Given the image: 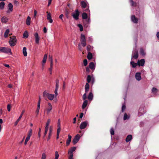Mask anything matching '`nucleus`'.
<instances>
[{
  "instance_id": "obj_37",
  "label": "nucleus",
  "mask_w": 159,
  "mask_h": 159,
  "mask_svg": "<svg viewBox=\"0 0 159 159\" xmlns=\"http://www.w3.org/2000/svg\"><path fill=\"white\" fill-rule=\"evenodd\" d=\"M92 54L90 52H89L87 56V58L89 60H90L92 58Z\"/></svg>"
},
{
  "instance_id": "obj_21",
  "label": "nucleus",
  "mask_w": 159,
  "mask_h": 159,
  "mask_svg": "<svg viewBox=\"0 0 159 159\" xmlns=\"http://www.w3.org/2000/svg\"><path fill=\"white\" fill-rule=\"evenodd\" d=\"M135 76L136 79L138 81H139L141 79V75L140 73H136Z\"/></svg>"
},
{
  "instance_id": "obj_26",
  "label": "nucleus",
  "mask_w": 159,
  "mask_h": 159,
  "mask_svg": "<svg viewBox=\"0 0 159 159\" xmlns=\"http://www.w3.org/2000/svg\"><path fill=\"white\" fill-rule=\"evenodd\" d=\"M85 93H87L89 89V85L88 83H86L85 86Z\"/></svg>"
},
{
  "instance_id": "obj_20",
  "label": "nucleus",
  "mask_w": 159,
  "mask_h": 159,
  "mask_svg": "<svg viewBox=\"0 0 159 159\" xmlns=\"http://www.w3.org/2000/svg\"><path fill=\"white\" fill-rule=\"evenodd\" d=\"M68 138L66 140V145L68 146L69 145L70 142L71 141L72 137L70 135H68Z\"/></svg>"
},
{
  "instance_id": "obj_29",
  "label": "nucleus",
  "mask_w": 159,
  "mask_h": 159,
  "mask_svg": "<svg viewBox=\"0 0 159 159\" xmlns=\"http://www.w3.org/2000/svg\"><path fill=\"white\" fill-rule=\"evenodd\" d=\"M132 139V136L131 135H129L127 137L126 139V141L127 142L130 141Z\"/></svg>"
},
{
  "instance_id": "obj_51",
  "label": "nucleus",
  "mask_w": 159,
  "mask_h": 159,
  "mask_svg": "<svg viewBox=\"0 0 159 159\" xmlns=\"http://www.w3.org/2000/svg\"><path fill=\"white\" fill-rule=\"evenodd\" d=\"M84 64L85 66H87V59H84Z\"/></svg>"
},
{
  "instance_id": "obj_25",
  "label": "nucleus",
  "mask_w": 159,
  "mask_h": 159,
  "mask_svg": "<svg viewBox=\"0 0 159 159\" xmlns=\"http://www.w3.org/2000/svg\"><path fill=\"white\" fill-rule=\"evenodd\" d=\"M88 101L87 100H85L84 102L82 105V108L83 109H84L88 104Z\"/></svg>"
},
{
  "instance_id": "obj_39",
  "label": "nucleus",
  "mask_w": 159,
  "mask_h": 159,
  "mask_svg": "<svg viewBox=\"0 0 159 159\" xmlns=\"http://www.w3.org/2000/svg\"><path fill=\"white\" fill-rule=\"evenodd\" d=\"M92 78V77H91L90 75H89L87 76V80L88 83L90 82Z\"/></svg>"
},
{
  "instance_id": "obj_56",
  "label": "nucleus",
  "mask_w": 159,
  "mask_h": 159,
  "mask_svg": "<svg viewBox=\"0 0 159 159\" xmlns=\"http://www.w3.org/2000/svg\"><path fill=\"white\" fill-rule=\"evenodd\" d=\"M125 105H123L122 106V112H123L125 109Z\"/></svg>"
},
{
  "instance_id": "obj_61",
  "label": "nucleus",
  "mask_w": 159,
  "mask_h": 159,
  "mask_svg": "<svg viewBox=\"0 0 159 159\" xmlns=\"http://www.w3.org/2000/svg\"><path fill=\"white\" fill-rule=\"evenodd\" d=\"M78 48H79V49L80 50V51H81L82 50V49L81 46V45L80 44H78Z\"/></svg>"
},
{
  "instance_id": "obj_38",
  "label": "nucleus",
  "mask_w": 159,
  "mask_h": 159,
  "mask_svg": "<svg viewBox=\"0 0 159 159\" xmlns=\"http://www.w3.org/2000/svg\"><path fill=\"white\" fill-rule=\"evenodd\" d=\"M5 3L4 2H1L0 3V9H3L4 7Z\"/></svg>"
},
{
  "instance_id": "obj_33",
  "label": "nucleus",
  "mask_w": 159,
  "mask_h": 159,
  "mask_svg": "<svg viewBox=\"0 0 159 159\" xmlns=\"http://www.w3.org/2000/svg\"><path fill=\"white\" fill-rule=\"evenodd\" d=\"M28 37V32L27 31H25L23 34V38H27Z\"/></svg>"
},
{
  "instance_id": "obj_49",
  "label": "nucleus",
  "mask_w": 159,
  "mask_h": 159,
  "mask_svg": "<svg viewBox=\"0 0 159 159\" xmlns=\"http://www.w3.org/2000/svg\"><path fill=\"white\" fill-rule=\"evenodd\" d=\"M86 93H85L83 96V99L84 100H85L87 98Z\"/></svg>"
},
{
  "instance_id": "obj_40",
  "label": "nucleus",
  "mask_w": 159,
  "mask_h": 159,
  "mask_svg": "<svg viewBox=\"0 0 159 159\" xmlns=\"http://www.w3.org/2000/svg\"><path fill=\"white\" fill-rule=\"evenodd\" d=\"M55 158L54 159H58L59 157V155L57 151H56L55 153Z\"/></svg>"
},
{
  "instance_id": "obj_17",
  "label": "nucleus",
  "mask_w": 159,
  "mask_h": 159,
  "mask_svg": "<svg viewBox=\"0 0 159 159\" xmlns=\"http://www.w3.org/2000/svg\"><path fill=\"white\" fill-rule=\"evenodd\" d=\"M131 20L134 23H137L138 22V19L136 18L134 15L131 16Z\"/></svg>"
},
{
  "instance_id": "obj_5",
  "label": "nucleus",
  "mask_w": 159,
  "mask_h": 159,
  "mask_svg": "<svg viewBox=\"0 0 159 159\" xmlns=\"http://www.w3.org/2000/svg\"><path fill=\"white\" fill-rule=\"evenodd\" d=\"M80 41L82 46L84 47L86 45L87 43L86 41L85 37V35L83 34H81Z\"/></svg>"
},
{
  "instance_id": "obj_47",
  "label": "nucleus",
  "mask_w": 159,
  "mask_h": 159,
  "mask_svg": "<svg viewBox=\"0 0 159 159\" xmlns=\"http://www.w3.org/2000/svg\"><path fill=\"white\" fill-rule=\"evenodd\" d=\"M48 126H45V134H47V133L48 132Z\"/></svg>"
},
{
  "instance_id": "obj_41",
  "label": "nucleus",
  "mask_w": 159,
  "mask_h": 159,
  "mask_svg": "<svg viewBox=\"0 0 159 159\" xmlns=\"http://www.w3.org/2000/svg\"><path fill=\"white\" fill-rule=\"evenodd\" d=\"M46 155L45 153H42L41 159H46Z\"/></svg>"
},
{
  "instance_id": "obj_7",
  "label": "nucleus",
  "mask_w": 159,
  "mask_h": 159,
  "mask_svg": "<svg viewBox=\"0 0 159 159\" xmlns=\"http://www.w3.org/2000/svg\"><path fill=\"white\" fill-rule=\"evenodd\" d=\"M16 39L14 36L12 37H10V39L9 41L10 44L11 46H14L16 43Z\"/></svg>"
},
{
  "instance_id": "obj_13",
  "label": "nucleus",
  "mask_w": 159,
  "mask_h": 159,
  "mask_svg": "<svg viewBox=\"0 0 159 159\" xmlns=\"http://www.w3.org/2000/svg\"><path fill=\"white\" fill-rule=\"evenodd\" d=\"M88 124V122L87 121H85L82 122L80 125V128L81 129H83L86 127Z\"/></svg>"
},
{
  "instance_id": "obj_28",
  "label": "nucleus",
  "mask_w": 159,
  "mask_h": 159,
  "mask_svg": "<svg viewBox=\"0 0 159 159\" xmlns=\"http://www.w3.org/2000/svg\"><path fill=\"white\" fill-rule=\"evenodd\" d=\"M89 68L91 69L94 70L95 69V67L94 64L93 62H90L89 63Z\"/></svg>"
},
{
  "instance_id": "obj_12",
  "label": "nucleus",
  "mask_w": 159,
  "mask_h": 159,
  "mask_svg": "<svg viewBox=\"0 0 159 159\" xmlns=\"http://www.w3.org/2000/svg\"><path fill=\"white\" fill-rule=\"evenodd\" d=\"M34 35L35 37V41L36 44H39V40H40V37L39 36L38 34L37 33H35L34 34Z\"/></svg>"
},
{
  "instance_id": "obj_58",
  "label": "nucleus",
  "mask_w": 159,
  "mask_h": 159,
  "mask_svg": "<svg viewBox=\"0 0 159 159\" xmlns=\"http://www.w3.org/2000/svg\"><path fill=\"white\" fill-rule=\"evenodd\" d=\"M140 53L142 55H145V53H144L143 50L142 49H140Z\"/></svg>"
},
{
  "instance_id": "obj_55",
  "label": "nucleus",
  "mask_w": 159,
  "mask_h": 159,
  "mask_svg": "<svg viewBox=\"0 0 159 159\" xmlns=\"http://www.w3.org/2000/svg\"><path fill=\"white\" fill-rule=\"evenodd\" d=\"M58 89H55L54 91L55 96L56 97L58 95L57 91Z\"/></svg>"
},
{
  "instance_id": "obj_1",
  "label": "nucleus",
  "mask_w": 159,
  "mask_h": 159,
  "mask_svg": "<svg viewBox=\"0 0 159 159\" xmlns=\"http://www.w3.org/2000/svg\"><path fill=\"white\" fill-rule=\"evenodd\" d=\"M82 17L84 20V24L86 26H88V25L90 23V20L89 18H88L87 14L85 12L83 13L82 14Z\"/></svg>"
},
{
  "instance_id": "obj_48",
  "label": "nucleus",
  "mask_w": 159,
  "mask_h": 159,
  "mask_svg": "<svg viewBox=\"0 0 159 159\" xmlns=\"http://www.w3.org/2000/svg\"><path fill=\"white\" fill-rule=\"evenodd\" d=\"M39 109H40V108L37 107L36 110V116H38V115L39 113Z\"/></svg>"
},
{
  "instance_id": "obj_31",
  "label": "nucleus",
  "mask_w": 159,
  "mask_h": 159,
  "mask_svg": "<svg viewBox=\"0 0 159 159\" xmlns=\"http://www.w3.org/2000/svg\"><path fill=\"white\" fill-rule=\"evenodd\" d=\"M130 65L133 68H135L136 67V66L138 65L137 64L135 63L134 61H131L130 62Z\"/></svg>"
},
{
  "instance_id": "obj_44",
  "label": "nucleus",
  "mask_w": 159,
  "mask_h": 159,
  "mask_svg": "<svg viewBox=\"0 0 159 159\" xmlns=\"http://www.w3.org/2000/svg\"><path fill=\"white\" fill-rule=\"evenodd\" d=\"M129 117L128 116L127 114L126 113H125L124 115V120H125L128 119H129Z\"/></svg>"
},
{
  "instance_id": "obj_30",
  "label": "nucleus",
  "mask_w": 159,
  "mask_h": 159,
  "mask_svg": "<svg viewBox=\"0 0 159 159\" xmlns=\"http://www.w3.org/2000/svg\"><path fill=\"white\" fill-rule=\"evenodd\" d=\"M93 47L90 45H88L87 47V50L89 52H91L93 50Z\"/></svg>"
},
{
  "instance_id": "obj_14",
  "label": "nucleus",
  "mask_w": 159,
  "mask_h": 159,
  "mask_svg": "<svg viewBox=\"0 0 159 159\" xmlns=\"http://www.w3.org/2000/svg\"><path fill=\"white\" fill-rule=\"evenodd\" d=\"M13 10V5L11 3H9L8 4V10L7 11V13H10L12 12Z\"/></svg>"
},
{
  "instance_id": "obj_18",
  "label": "nucleus",
  "mask_w": 159,
  "mask_h": 159,
  "mask_svg": "<svg viewBox=\"0 0 159 159\" xmlns=\"http://www.w3.org/2000/svg\"><path fill=\"white\" fill-rule=\"evenodd\" d=\"M46 13L47 14V19L49 20L50 23H52L53 22V20L52 19L51 14L48 11H47Z\"/></svg>"
},
{
  "instance_id": "obj_60",
  "label": "nucleus",
  "mask_w": 159,
  "mask_h": 159,
  "mask_svg": "<svg viewBox=\"0 0 159 159\" xmlns=\"http://www.w3.org/2000/svg\"><path fill=\"white\" fill-rule=\"evenodd\" d=\"M92 41H93L92 38L91 37H89L88 39V41L90 42H91Z\"/></svg>"
},
{
  "instance_id": "obj_57",
  "label": "nucleus",
  "mask_w": 159,
  "mask_h": 159,
  "mask_svg": "<svg viewBox=\"0 0 159 159\" xmlns=\"http://www.w3.org/2000/svg\"><path fill=\"white\" fill-rule=\"evenodd\" d=\"M63 15L62 14H61L59 16V18L62 21H63Z\"/></svg>"
},
{
  "instance_id": "obj_52",
  "label": "nucleus",
  "mask_w": 159,
  "mask_h": 159,
  "mask_svg": "<svg viewBox=\"0 0 159 159\" xmlns=\"http://www.w3.org/2000/svg\"><path fill=\"white\" fill-rule=\"evenodd\" d=\"M58 127V128L57 129V134H59L60 132L61 131V127Z\"/></svg>"
},
{
  "instance_id": "obj_6",
  "label": "nucleus",
  "mask_w": 159,
  "mask_h": 159,
  "mask_svg": "<svg viewBox=\"0 0 159 159\" xmlns=\"http://www.w3.org/2000/svg\"><path fill=\"white\" fill-rule=\"evenodd\" d=\"M0 51L5 53H10L11 54V50L10 48L6 47H0Z\"/></svg>"
},
{
  "instance_id": "obj_59",
  "label": "nucleus",
  "mask_w": 159,
  "mask_h": 159,
  "mask_svg": "<svg viewBox=\"0 0 159 159\" xmlns=\"http://www.w3.org/2000/svg\"><path fill=\"white\" fill-rule=\"evenodd\" d=\"M129 1L131 3V5L133 6L134 5V2L133 0H129Z\"/></svg>"
},
{
  "instance_id": "obj_34",
  "label": "nucleus",
  "mask_w": 159,
  "mask_h": 159,
  "mask_svg": "<svg viewBox=\"0 0 159 159\" xmlns=\"http://www.w3.org/2000/svg\"><path fill=\"white\" fill-rule=\"evenodd\" d=\"M93 95L92 93L90 92L89 95L88 96V99L89 100H92L93 99Z\"/></svg>"
},
{
  "instance_id": "obj_32",
  "label": "nucleus",
  "mask_w": 159,
  "mask_h": 159,
  "mask_svg": "<svg viewBox=\"0 0 159 159\" xmlns=\"http://www.w3.org/2000/svg\"><path fill=\"white\" fill-rule=\"evenodd\" d=\"M23 53L24 55L26 57L27 56V53L26 52V48L25 47H24L23 49Z\"/></svg>"
},
{
  "instance_id": "obj_11",
  "label": "nucleus",
  "mask_w": 159,
  "mask_h": 159,
  "mask_svg": "<svg viewBox=\"0 0 159 159\" xmlns=\"http://www.w3.org/2000/svg\"><path fill=\"white\" fill-rule=\"evenodd\" d=\"M138 57V51L136 50L133 51L132 55V59H137Z\"/></svg>"
},
{
  "instance_id": "obj_27",
  "label": "nucleus",
  "mask_w": 159,
  "mask_h": 159,
  "mask_svg": "<svg viewBox=\"0 0 159 159\" xmlns=\"http://www.w3.org/2000/svg\"><path fill=\"white\" fill-rule=\"evenodd\" d=\"M30 20H31V18L28 16L27 17V18L26 20V23L27 25H29L30 24Z\"/></svg>"
},
{
  "instance_id": "obj_22",
  "label": "nucleus",
  "mask_w": 159,
  "mask_h": 159,
  "mask_svg": "<svg viewBox=\"0 0 159 159\" xmlns=\"http://www.w3.org/2000/svg\"><path fill=\"white\" fill-rule=\"evenodd\" d=\"M1 20L2 23H6L8 21V19L7 17L5 16H3Z\"/></svg>"
},
{
  "instance_id": "obj_63",
  "label": "nucleus",
  "mask_w": 159,
  "mask_h": 159,
  "mask_svg": "<svg viewBox=\"0 0 159 159\" xmlns=\"http://www.w3.org/2000/svg\"><path fill=\"white\" fill-rule=\"evenodd\" d=\"M40 102H38V105H37V108H40Z\"/></svg>"
},
{
  "instance_id": "obj_19",
  "label": "nucleus",
  "mask_w": 159,
  "mask_h": 159,
  "mask_svg": "<svg viewBox=\"0 0 159 159\" xmlns=\"http://www.w3.org/2000/svg\"><path fill=\"white\" fill-rule=\"evenodd\" d=\"M24 112H25V110H23L21 114H20V116L19 117V118H18V119L16 121V122L15 123V126H16V125H17L19 121L20 120L21 118L23 116V114Z\"/></svg>"
},
{
  "instance_id": "obj_62",
  "label": "nucleus",
  "mask_w": 159,
  "mask_h": 159,
  "mask_svg": "<svg viewBox=\"0 0 159 159\" xmlns=\"http://www.w3.org/2000/svg\"><path fill=\"white\" fill-rule=\"evenodd\" d=\"M52 67H50V68L49 69V70L50 71V74H52Z\"/></svg>"
},
{
  "instance_id": "obj_4",
  "label": "nucleus",
  "mask_w": 159,
  "mask_h": 159,
  "mask_svg": "<svg viewBox=\"0 0 159 159\" xmlns=\"http://www.w3.org/2000/svg\"><path fill=\"white\" fill-rule=\"evenodd\" d=\"M76 148L75 147H71L68 151V154L69 155V159H74L73 158V152L75 151Z\"/></svg>"
},
{
  "instance_id": "obj_10",
  "label": "nucleus",
  "mask_w": 159,
  "mask_h": 159,
  "mask_svg": "<svg viewBox=\"0 0 159 159\" xmlns=\"http://www.w3.org/2000/svg\"><path fill=\"white\" fill-rule=\"evenodd\" d=\"M80 138V135L78 134L76 135L73 140V142L74 144L76 143Z\"/></svg>"
},
{
  "instance_id": "obj_9",
  "label": "nucleus",
  "mask_w": 159,
  "mask_h": 159,
  "mask_svg": "<svg viewBox=\"0 0 159 159\" xmlns=\"http://www.w3.org/2000/svg\"><path fill=\"white\" fill-rule=\"evenodd\" d=\"M72 16L76 20L79 19V12L78 10H76L75 11L72 13Z\"/></svg>"
},
{
  "instance_id": "obj_16",
  "label": "nucleus",
  "mask_w": 159,
  "mask_h": 159,
  "mask_svg": "<svg viewBox=\"0 0 159 159\" xmlns=\"http://www.w3.org/2000/svg\"><path fill=\"white\" fill-rule=\"evenodd\" d=\"M47 54H45L44 56L43 60L42 61V68L43 69L44 68V64L46 63L47 60Z\"/></svg>"
},
{
  "instance_id": "obj_43",
  "label": "nucleus",
  "mask_w": 159,
  "mask_h": 159,
  "mask_svg": "<svg viewBox=\"0 0 159 159\" xmlns=\"http://www.w3.org/2000/svg\"><path fill=\"white\" fill-rule=\"evenodd\" d=\"M110 132V133L111 135H114V130L113 128H112L111 129Z\"/></svg>"
},
{
  "instance_id": "obj_15",
  "label": "nucleus",
  "mask_w": 159,
  "mask_h": 159,
  "mask_svg": "<svg viewBox=\"0 0 159 159\" xmlns=\"http://www.w3.org/2000/svg\"><path fill=\"white\" fill-rule=\"evenodd\" d=\"M145 63V60L144 59H142L141 60H139L138 61L137 64L139 66H144Z\"/></svg>"
},
{
  "instance_id": "obj_64",
  "label": "nucleus",
  "mask_w": 159,
  "mask_h": 159,
  "mask_svg": "<svg viewBox=\"0 0 159 159\" xmlns=\"http://www.w3.org/2000/svg\"><path fill=\"white\" fill-rule=\"evenodd\" d=\"M84 115V114L83 113H80V118H82V117H83V116Z\"/></svg>"
},
{
  "instance_id": "obj_36",
  "label": "nucleus",
  "mask_w": 159,
  "mask_h": 159,
  "mask_svg": "<svg viewBox=\"0 0 159 159\" xmlns=\"http://www.w3.org/2000/svg\"><path fill=\"white\" fill-rule=\"evenodd\" d=\"M59 80L58 79L56 80V88L55 89H58L59 88Z\"/></svg>"
},
{
  "instance_id": "obj_35",
  "label": "nucleus",
  "mask_w": 159,
  "mask_h": 159,
  "mask_svg": "<svg viewBox=\"0 0 159 159\" xmlns=\"http://www.w3.org/2000/svg\"><path fill=\"white\" fill-rule=\"evenodd\" d=\"M32 129H30L29 131L28 132V135H27V136L29 137H30L32 135Z\"/></svg>"
},
{
  "instance_id": "obj_45",
  "label": "nucleus",
  "mask_w": 159,
  "mask_h": 159,
  "mask_svg": "<svg viewBox=\"0 0 159 159\" xmlns=\"http://www.w3.org/2000/svg\"><path fill=\"white\" fill-rule=\"evenodd\" d=\"M11 106L10 104H8L7 105V109L8 111H10L11 110Z\"/></svg>"
},
{
  "instance_id": "obj_3",
  "label": "nucleus",
  "mask_w": 159,
  "mask_h": 159,
  "mask_svg": "<svg viewBox=\"0 0 159 159\" xmlns=\"http://www.w3.org/2000/svg\"><path fill=\"white\" fill-rule=\"evenodd\" d=\"M43 96L45 99L47 98L49 100L52 101L54 99V95L49 93L46 91H45L43 93Z\"/></svg>"
},
{
  "instance_id": "obj_24",
  "label": "nucleus",
  "mask_w": 159,
  "mask_h": 159,
  "mask_svg": "<svg viewBox=\"0 0 159 159\" xmlns=\"http://www.w3.org/2000/svg\"><path fill=\"white\" fill-rule=\"evenodd\" d=\"M52 130L50 127L47 139L48 141L51 138L52 134Z\"/></svg>"
},
{
  "instance_id": "obj_2",
  "label": "nucleus",
  "mask_w": 159,
  "mask_h": 159,
  "mask_svg": "<svg viewBox=\"0 0 159 159\" xmlns=\"http://www.w3.org/2000/svg\"><path fill=\"white\" fill-rule=\"evenodd\" d=\"M52 106L51 104L50 103H48V105H47L44 110V113L47 116L49 115L50 113L52 111Z\"/></svg>"
},
{
  "instance_id": "obj_23",
  "label": "nucleus",
  "mask_w": 159,
  "mask_h": 159,
  "mask_svg": "<svg viewBox=\"0 0 159 159\" xmlns=\"http://www.w3.org/2000/svg\"><path fill=\"white\" fill-rule=\"evenodd\" d=\"M12 34L10 32V30H6L5 32L4 33V36L5 38L7 37L9 35H10Z\"/></svg>"
},
{
  "instance_id": "obj_50",
  "label": "nucleus",
  "mask_w": 159,
  "mask_h": 159,
  "mask_svg": "<svg viewBox=\"0 0 159 159\" xmlns=\"http://www.w3.org/2000/svg\"><path fill=\"white\" fill-rule=\"evenodd\" d=\"M41 128H39V131L38 133V136L39 138H40L41 136Z\"/></svg>"
},
{
  "instance_id": "obj_53",
  "label": "nucleus",
  "mask_w": 159,
  "mask_h": 159,
  "mask_svg": "<svg viewBox=\"0 0 159 159\" xmlns=\"http://www.w3.org/2000/svg\"><path fill=\"white\" fill-rule=\"evenodd\" d=\"M57 127H61V121L60 119L58 120L57 121Z\"/></svg>"
},
{
  "instance_id": "obj_42",
  "label": "nucleus",
  "mask_w": 159,
  "mask_h": 159,
  "mask_svg": "<svg viewBox=\"0 0 159 159\" xmlns=\"http://www.w3.org/2000/svg\"><path fill=\"white\" fill-rule=\"evenodd\" d=\"M157 89L154 88H153L152 90V92L154 94H156L157 92Z\"/></svg>"
},
{
  "instance_id": "obj_54",
  "label": "nucleus",
  "mask_w": 159,
  "mask_h": 159,
  "mask_svg": "<svg viewBox=\"0 0 159 159\" xmlns=\"http://www.w3.org/2000/svg\"><path fill=\"white\" fill-rule=\"evenodd\" d=\"M77 26L79 27L80 30H83V26L81 24H78Z\"/></svg>"
},
{
  "instance_id": "obj_46",
  "label": "nucleus",
  "mask_w": 159,
  "mask_h": 159,
  "mask_svg": "<svg viewBox=\"0 0 159 159\" xmlns=\"http://www.w3.org/2000/svg\"><path fill=\"white\" fill-rule=\"evenodd\" d=\"M50 121H51V120L50 119H48L47 121V122L46 123V126H49V124L50 122Z\"/></svg>"
},
{
  "instance_id": "obj_8",
  "label": "nucleus",
  "mask_w": 159,
  "mask_h": 159,
  "mask_svg": "<svg viewBox=\"0 0 159 159\" xmlns=\"http://www.w3.org/2000/svg\"><path fill=\"white\" fill-rule=\"evenodd\" d=\"M80 4L83 8H84L86 7H87V9L86 10V11L87 10L89 11V4L87 2L84 1H82L81 2Z\"/></svg>"
}]
</instances>
